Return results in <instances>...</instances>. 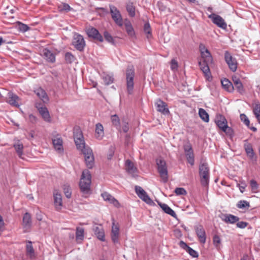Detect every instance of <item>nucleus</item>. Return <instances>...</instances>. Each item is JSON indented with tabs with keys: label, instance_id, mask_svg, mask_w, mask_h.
I'll return each mask as SVG.
<instances>
[{
	"label": "nucleus",
	"instance_id": "nucleus-38",
	"mask_svg": "<svg viewBox=\"0 0 260 260\" xmlns=\"http://www.w3.org/2000/svg\"><path fill=\"white\" fill-rule=\"evenodd\" d=\"M216 123L218 127L220 128L222 131H225L224 129H226L227 122L225 119L223 117H220L219 119L216 121Z\"/></svg>",
	"mask_w": 260,
	"mask_h": 260
},
{
	"label": "nucleus",
	"instance_id": "nucleus-53",
	"mask_svg": "<svg viewBox=\"0 0 260 260\" xmlns=\"http://www.w3.org/2000/svg\"><path fill=\"white\" fill-rule=\"evenodd\" d=\"M175 192L177 195H185L187 193L185 189L181 187L176 188Z\"/></svg>",
	"mask_w": 260,
	"mask_h": 260
},
{
	"label": "nucleus",
	"instance_id": "nucleus-7",
	"mask_svg": "<svg viewBox=\"0 0 260 260\" xmlns=\"http://www.w3.org/2000/svg\"><path fill=\"white\" fill-rule=\"evenodd\" d=\"M224 59L230 69L232 72H235L237 69V62L236 59L228 51H225Z\"/></svg>",
	"mask_w": 260,
	"mask_h": 260
},
{
	"label": "nucleus",
	"instance_id": "nucleus-34",
	"mask_svg": "<svg viewBox=\"0 0 260 260\" xmlns=\"http://www.w3.org/2000/svg\"><path fill=\"white\" fill-rule=\"evenodd\" d=\"M31 223L30 215L28 213H25L23 217V225L25 230H27L30 228Z\"/></svg>",
	"mask_w": 260,
	"mask_h": 260
},
{
	"label": "nucleus",
	"instance_id": "nucleus-30",
	"mask_svg": "<svg viewBox=\"0 0 260 260\" xmlns=\"http://www.w3.org/2000/svg\"><path fill=\"white\" fill-rule=\"evenodd\" d=\"M222 87L229 92H233L234 90V85L233 83L228 79L224 78L221 81Z\"/></svg>",
	"mask_w": 260,
	"mask_h": 260
},
{
	"label": "nucleus",
	"instance_id": "nucleus-22",
	"mask_svg": "<svg viewBox=\"0 0 260 260\" xmlns=\"http://www.w3.org/2000/svg\"><path fill=\"white\" fill-rule=\"evenodd\" d=\"M102 197L105 201L112 204L114 206L118 207L119 206V203L118 201L109 193L105 192L102 193Z\"/></svg>",
	"mask_w": 260,
	"mask_h": 260
},
{
	"label": "nucleus",
	"instance_id": "nucleus-3",
	"mask_svg": "<svg viewBox=\"0 0 260 260\" xmlns=\"http://www.w3.org/2000/svg\"><path fill=\"white\" fill-rule=\"evenodd\" d=\"M199 174L201 184L204 186H208L209 181V169L206 164H202L200 166Z\"/></svg>",
	"mask_w": 260,
	"mask_h": 260
},
{
	"label": "nucleus",
	"instance_id": "nucleus-56",
	"mask_svg": "<svg viewBox=\"0 0 260 260\" xmlns=\"http://www.w3.org/2000/svg\"><path fill=\"white\" fill-rule=\"evenodd\" d=\"M248 223L244 221H240L237 223V226L240 229H244L247 226Z\"/></svg>",
	"mask_w": 260,
	"mask_h": 260
},
{
	"label": "nucleus",
	"instance_id": "nucleus-61",
	"mask_svg": "<svg viewBox=\"0 0 260 260\" xmlns=\"http://www.w3.org/2000/svg\"><path fill=\"white\" fill-rule=\"evenodd\" d=\"M214 244H219L220 243V238L219 236L215 235L213 236Z\"/></svg>",
	"mask_w": 260,
	"mask_h": 260
},
{
	"label": "nucleus",
	"instance_id": "nucleus-31",
	"mask_svg": "<svg viewBox=\"0 0 260 260\" xmlns=\"http://www.w3.org/2000/svg\"><path fill=\"white\" fill-rule=\"evenodd\" d=\"M104 136V127L102 124L98 123L95 125V137L101 140Z\"/></svg>",
	"mask_w": 260,
	"mask_h": 260
},
{
	"label": "nucleus",
	"instance_id": "nucleus-57",
	"mask_svg": "<svg viewBox=\"0 0 260 260\" xmlns=\"http://www.w3.org/2000/svg\"><path fill=\"white\" fill-rule=\"evenodd\" d=\"M122 128L123 132L127 133L129 130L128 123L125 121H123Z\"/></svg>",
	"mask_w": 260,
	"mask_h": 260
},
{
	"label": "nucleus",
	"instance_id": "nucleus-64",
	"mask_svg": "<svg viewBox=\"0 0 260 260\" xmlns=\"http://www.w3.org/2000/svg\"><path fill=\"white\" fill-rule=\"evenodd\" d=\"M241 260H248V257L247 255H244Z\"/></svg>",
	"mask_w": 260,
	"mask_h": 260
},
{
	"label": "nucleus",
	"instance_id": "nucleus-44",
	"mask_svg": "<svg viewBox=\"0 0 260 260\" xmlns=\"http://www.w3.org/2000/svg\"><path fill=\"white\" fill-rule=\"evenodd\" d=\"M62 189L66 197L67 198H70L71 197L72 192L70 185L68 183L64 184L62 186Z\"/></svg>",
	"mask_w": 260,
	"mask_h": 260
},
{
	"label": "nucleus",
	"instance_id": "nucleus-43",
	"mask_svg": "<svg viewBox=\"0 0 260 260\" xmlns=\"http://www.w3.org/2000/svg\"><path fill=\"white\" fill-rule=\"evenodd\" d=\"M126 10L130 16L134 17L135 16V7L133 6L132 3H129L127 4Z\"/></svg>",
	"mask_w": 260,
	"mask_h": 260
},
{
	"label": "nucleus",
	"instance_id": "nucleus-55",
	"mask_svg": "<svg viewBox=\"0 0 260 260\" xmlns=\"http://www.w3.org/2000/svg\"><path fill=\"white\" fill-rule=\"evenodd\" d=\"M250 185L252 190H256L258 187L256 181L253 179L250 180Z\"/></svg>",
	"mask_w": 260,
	"mask_h": 260
},
{
	"label": "nucleus",
	"instance_id": "nucleus-2",
	"mask_svg": "<svg viewBox=\"0 0 260 260\" xmlns=\"http://www.w3.org/2000/svg\"><path fill=\"white\" fill-rule=\"evenodd\" d=\"M127 91L129 94L133 92L134 86L135 70L133 66H128L125 72Z\"/></svg>",
	"mask_w": 260,
	"mask_h": 260
},
{
	"label": "nucleus",
	"instance_id": "nucleus-37",
	"mask_svg": "<svg viewBox=\"0 0 260 260\" xmlns=\"http://www.w3.org/2000/svg\"><path fill=\"white\" fill-rule=\"evenodd\" d=\"M202 58V62H205L207 63H212L213 58L209 50H207L205 52H202L201 54Z\"/></svg>",
	"mask_w": 260,
	"mask_h": 260
},
{
	"label": "nucleus",
	"instance_id": "nucleus-19",
	"mask_svg": "<svg viewBox=\"0 0 260 260\" xmlns=\"http://www.w3.org/2000/svg\"><path fill=\"white\" fill-rule=\"evenodd\" d=\"M41 54L48 62L53 63L55 61V55L49 49L47 48L43 49Z\"/></svg>",
	"mask_w": 260,
	"mask_h": 260
},
{
	"label": "nucleus",
	"instance_id": "nucleus-47",
	"mask_svg": "<svg viewBox=\"0 0 260 260\" xmlns=\"http://www.w3.org/2000/svg\"><path fill=\"white\" fill-rule=\"evenodd\" d=\"M125 29L129 36L133 37L135 35V31L133 27L130 22H127L125 24Z\"/></svg>",
	"mask_w": 260,
	"mask_h": 260
},
{
	"label": "nucleus",
	"instance_id": "nucleus-17",
	"mask_svg": "<svg viewBox=\"0 0 260 260\" xmlns=\"http://www.w3.org/2000/svg\"><path fill=\"white\" fill-rule=\"evenodd\" d=\"M196 234L201 243H204L206 242L205 231L202 225L198 224L194 227Z\"/></svg>",
	"mask_w": 260,
	"mask_h": 260
},
{
	"label": "nucleus",
	"instance_id": "nucleus-48",
	"mask_svg": "<svg viewBox=\"0 0 260 260\" xmlns=\"http://www.w3.org/2000/svg\"><path fill=\"white\" fill-rule=\"evenodd\" d=\"M144 31L147 34V38L149 39L151 37V29L149 23H146L144 26Z\"/></svg>",
	"mask_w": 260,
	"mask_h": 260
},
{
	"label": "nucleus",
	"instance_id": "nucleus-59",
	"mask_svg": "<svg viewBox=\"0 0 260 260\" xmlns=\"http://www.w3.org/2000/svg\"><path fill=\"white\" fill-rule=\"evenodd\" d=\"M241 185L238 184V186H239V189H240V191H241V192L243 193L244 191V190L246 186V185L243 182H241Z\"/></svg>",
	"mask_w": 260,
	"mask_h": 260
},
{
	"label": "nucleus",
	"instance_id": "nucleus-42",
	"mask_svg": "<svg viewBox=\"0 0 260 260\" xmlns=\"http://www.w3.org/2000/svg\"><path fill=\"white\" fill-rule=\"evenodd\" d=\"M199 115L200 118L206 122H208L209 120V116L208 113L205 110L202 108H200L199 110Z\"/></svg>",
	"mask_w": 260,
	"mask_h": 260
},
{
	"label": "nucleus",
	"instance_id": "nucleus-52",
	"mask_svg": "<svg viewBox=\"0 0 260 260\" xmlns=\"http://www.w3.org/2000/svg\"><path fill=\"white\" fill-rule=\"evenodd\" d=\"M240 117L241 121H242L245 125L248 126L250 124V121L246 115L244 114H240Z\"/></svg>",
	"mask_w": 260,
	"mask_h": 260
},
{
	"label": "nucleus",
	"instance_id": "nucleus-21",
	"mask_svg": "<svg viewBox=\"0 0 260 260\" xmlns=\"http://www.w3.org/2000/svg\"><path fill=\"white\" fill-rule=\"evenodd\" d=\"M54 205L57 211L61 210L62 207V196L58 192L54 193Z\"/></svg>",
	"mask_w": 260,
	"mask_h": 260
},
{
	"label": "nucleus",
	"instance_id": "nucleus-28",
	"mask_svg": "<svg viewBox=\"0 0 260 260\" xmlns=\"http://www.w3.org/2000/svg\"><path fill=\"white\" fill-rule=\"evenodd\" d=\"M253 112L260 123V103L257 101H255L253 104Z\"/></svg>",
	"mask_w": 260,
	"mask_h": 260
},
{
	"label": "nucleus",
	"instance_id": "nucleus-14",
	"mask_svg": "<svg viewBox=\"0 0 260 260\" xmlns=\"http://www.w3.org/2000/svg\"><path fill=\"white\" fill-rule=\"evenodd\" d=\"M7 102L11 105L18 107L20 105V99L15 94L9 92L8 93V100Z\"/></svg>",
	"mask_w": 260,
	"mask_h": 260
},
{
	"label": "nucleus",
	"instance_id": "nucleus-23",
	"mask_svg": "<svg viewBox=\"0 0 260 260\" xmlns=\"http://www.w3.org/2000/svg\"><path fill=\"white\" fill-rule=\"evenodd\" d=\"M119 236V227L114 223H113L111 230V238L112 241L114 243L118 242V239Z\"/></svg>",
	"mask_w": 260,
	"mask_h": 260
},
{
	"label": "nucleus",
	"instance_id": "nucleus-4",
	"mask_svg": "<svg viewBox=\"0 0 260 260\" xmlns=\"http://www.w3.org/2000/svg\"><path fill=\"white\" fill-rule=\"evenodd\" d=\"M156 164L160 178L163 182L166 183L168 180V174L166 161L162 159H157Z\"/></svg>",
	"mask_w": 260,
	"mask_h": 260
},
{
	"label": "nucleus",
	"instance_id": "nucleus-9",
	"mask_svg": "<svg viewBox=\"0 0 260 260\" xmlns=\"http://www.w3.org/2000/svg\"><path fill=\"white\" fill-rule=\"evenodd\" d=\"M208 17L211 19L212 22L218 27L223 29L226 28L227 24L224 20L220 16L215 13H212L209 15Z\"/></svg>",
	"mask_w": 260,
	"mask_h": 260
},
{
	"label": "nucleus",
	"instance_id": "nucleus-8",
	"mask_svg": "<svg viewBox=\"0 0 260 260\" xmlns=\"http://www.w3.org/2000/svg\"><path fill=\"white\" fill-rule=\"evenodd\" d=\"M110 13L114 21L119 26L123 25V20L119 11L114 6H110Z\"/></svg>",
	"mask_w": 260,
	"mask_h": 260
},
{
	"label": "nucleus",
	"instance_id": "nucleus-50",
	"mask_svg": "<svg viewBox=\"0 0 260 260\" xmlns=\"http://www.w3.org/2000/svg\"><path fill=\"white\" fill-rule=\"evenodd\" d=\"M103 79L105 83L107 85L110 84L113 82V78L109 75H104L103 76Z\"/></svg>",
	"mask_w": 260,
	"mask_h": 260
},
{
	"label": "nucleus",
	"instance_id": "nucleus-63",
	"mask_svg": "<svg viewBox=\"0 0 260 260\" xmlns=\"http://www.w3.org/2000/svg\"><path fill=\"white\" fill-rule=\"evenodd\" d=\"M29 118L30 120H36V117L32 115V114H30L29 115Z\"/></svg>",
	"mask_w": 260,
	"mask_h": 260
},
{
	"label": "nucleus",
	"instance_id": "nucleus-54",
	"mask_svg": "<svg viewBox=\"0 0 260 260\" xmlns=\"http://www.w3.org/2000/svg\"><path fill=\"white\" fill-rule=\"evenodd\" d=\"M178 67V62L175 59H173L171 61V69L173 71H176Z\"/></svg>",
	"mask_w": 260,
	"mask_h": 260
},
{
	"label": "nucleus",
	"instance_id": "nucleus-15",
	"mask_svg": "<svg viewBox=\"0 0 260 260\" xmlns=\"http://www.w3.org/2000/svg\"><path fill=\"white\" fill-rule=\"evenodd\" d=\"M86 32L89 37L92 38L100 42H103V37L100 34L99 31L96 28L93 27H89L87 29Z\"/></svg>",
	"mask_w": 260,
	"mask_h": 260
},
{
	"label": "nucleus",
	"instance_id": "nucleus-27",
	"mask_svg": "<svg viewBox=\"0 0 260 260\" xmlns=\"http://www.w3.org/2000/svg\"><path fill=\"white\" fill-rule=\"evenodd\" d=\"M244 148L246 151L247 155L250 158L253 159L254 156V153L250 143H249L247 140L244 141Z\"/></svg>",
	"mask_w": 260,
	"mask_h": 260
},
{
	"label": "nucleus",
	"instance_id": "nucleus-24",
	"mask_svg": "<svg viewBox=\"0 0 260 260\" xmlns=\"http://www.w3.org/2000/svg\"><path fill=\"white\" fill-rule=\"evenodd\" d=\"M37 95L45 103L49 101V98L45 91L41 88H38L35 90Z\"/></svg>",
	"mask_w": 260,
	"mask_h": 260
},
{
	"label": "nucleus",
	"instance_id": "nucleus-18",
	"mask_svg": "<svg viewBox=\"0 0 260 260\" xmlns=\"http://www.w3.org/2000/svg\"><path fill=\"white\" fill-rule=\"evenodd\" d=\"M93 231L96 238L102 242L105 241V235L104 230L103 227L100 225V226H93Z\"/></svg>",
	"mask_w": 260,
	"mask_h": 260
},
{
	"label": "nucleus",
	"instance_id": "nucleus-62",
	"mask_svg": "<svg viewBox=\"0 0 260 260\" xmlns=\"http://www.w3.org/2000/svg\"><path fill=\"white\" fill-rule=\"evenodd\" d=\"M20 29L23 31H26L29 29V27L26 24H22L20 26Z\"/></svg>",
	"mask_w": 260,
	"mask_h": 260
},
{
	"label": "nucleus",
	"instance_id": "nucleus-11",
	"mask_svg": "<svg viewBox=\"0 0 260 260\" xmlns=\"http://www.w3.org/2000/svg\"><path fill=\"white\" fill-rule=\"evenodd\" d=\"M73 45L79 51H82L85 46V42L82 36L76 34L74 35Z\"/></svg>",
	"mask_w": 260,
	"mask_h": 260
},
{
	"label": "nucleus",
	"instance_id": "nucleus-58",
	"mask_svg": "<svg viewBox=\"0 0 260 260\" xmlns=\"http://www.w3.org/2000/svg\"><path fill=\"white\" fill-rule=\"evenodd\" d=\"M224 130H225V131H223V132H225L226 134H228L231 136H232L234 135L233 129L231 127H229L228 126H226V129H224Z\"/></svg>",
	"mask_w": 260,
	"mask_h": 260
},
{
	"label": "nucleus",
	"instance_id": "nucleus-1",
	"mask_svg": "<svg viewBox=\"0 0 260 260\" xmlns=\"http://www.w3.org/2000/svg\"><path fill=\"white\" fill-rule=\"evenodd\" d=\"M91 174L88 170L83 171L79 186L82 192L88 193L90 190L91 184Z\"/></svg>",
	"mask_w": 260,
	"mask_h": 260
},
{
	"label": "nucleus",
	"instance_id": "nucleus-60",
	"mask_svg": "<svg viewBox=\"0 0 260 260\" xmlns=\"http://www.w3.org/2000/svg\"><path fill=\"white\" fill-rule=\"evenodd\" d=\"M199 49L201 52V54L202 53V52H205L207 50H208L207 48L205 47V46L203 44L201 43L199 45Z\"/></svg>",
	"mask_w": 260,
	"mask_h": 260
},
{
	"label": "nucleus",
	"instance_id": "nucleus-35",
	"mask_svg": "<svg viewBox=\"0 0 260 260\" xmlns=\"http://www.w3.org/2000/svg\"><path fill=\"white\" fill-rule=\"evenodd\" d=\"M84 237V229L83 228L77 227L76 229V239L78 242H82Z\"/></svg>",
	"mask_w": 260,
	"mask_h": 260
},
{
	"label": "nucleus",
	"instance_id": "nucleus-41",
	"mask_svg": "<svg viewBox=\"0 0 260 260\" xmlns=\"http://www.w3.org/2000/svg\"><path fill=\"white\" fill-rule=\"evenodd\" d=\"M111 120L112 124L116 127V128L120 131L121 127L120 125V119L116 114L113 115L111 116Z\"/></svg>",
	"mask_w": 260,
	"mask_h": 260
},
{
	"label": "nucleus",
	"instance_id": "nucleus-32",
	"mask_svg": "<svg viewBox=\"0 0 260 260\" xmlns=\"http://www.w3.org/2000/svg\"><path fill=\"white\" fill-rule=\"evenodd\" d=\"M159 205L165 213L170 215L173 217L176 218V214L168 205L160 203H159Z\"/></svg>",
	"mask_w": 260,
	"mask_h": 260
},
{
	"label": "nucleus",
	"instance_id": "nucleus-12",
	"mask_svg": "<svg viewBox=\"0 0 260 260\" xmlns=\"http://www.w3.org/2000/svg\"><path fill=\"white\" fill-rule=\"evenodd\" d=\"M135 191L138 197L147 204L151 205L153 201L149 197L146 191L140 186H136Z\"/></svg>",
	"mask_w": 260,
	"mask_h": 260
},
{
	"label": "nucleus",
	"instance_id": "nucleus-29",
	"mask_svg": "<svg viewBox=\"0 0 260 260\" xmlns=\"http://www.w3.org/2000/svg\"><path fill=\"white\" fill-rule=\"evenodd\" d=\"M125 167L126 170L129 174L134 176L137 172V169L136 167H135L134 164L129 159L126 161Z\"/></svg>",
	"mask_w": 260,
	"mask_h": 260
},
{
	"label": "nucleus",
	"instance_id": "nucleus-5",
	"mask_svg": "<svg viewBox=\"0 0 260 260\" xmlns=\"http://www.w3.org/2000/svg\"><path fill=\"white\" fill-rule=\"evenodd\" d=\"M84 155L85 161L86 166L89 169L92 168L94 166V156L91 149L87 146L80 150Z\"/></svg>",
	"mask_w": 260,
	"mask_h": 260
},
{
	"label": "nucleus",
	"instance_id": "nucleus-20",
	"mask_svg": "<svg viewBox=\"0 0 260 260\" xmlns=\"http://www.w3.org/2000/svg\"><path fill=\"white\" fill-rule=\"evenodd\" d=\"M157 111L164 114H167L169 113V110L167 108V105L164 101L161 100H158L155 103Z\"/></svg>",
	"mask_w": 260,
	"mask_h": 260
},
{
	"label": "nucleus",
	"instance_id": "nucleus-46",
	"mask_svg": "<svg viewBox=\"0 0 260 260\" xmlns=\"http://www.w3.org/2000/svg\"><path fill=\"white\" fill-rule=\"evenodd\" d=\"M58 7L59 11L60 12H68L72 9V8H71V7L66 3H61L58 5Z\"/></svg>",
	"mask_w": 260,
	"mask_h": 260
},
{
	"label": "nucleus",
	"instance_id": "nucleus-6",
	"mask_svg": "<svg viewBox=\"0 0 260 260\" xmlns=\"http://www.w3.org/2000/svg\"><path fill=\"white\" fill-rule=\"evenodd\" d=\"M74 141L77 149L80 150L87 147V146L85 145L81 131L80 129H78L76 132H74Z\"/></svg>",
	"mask_w": 260,
	"mask_h": 260
},
{
	"label": "nucleus",
	"instance_id": "nucleus-10",
	"mask_svg": "<svg viewBox=\"0 0 260 260\" xmlns=\"http://www.w3.org/2000/svg\"><path fill=\"white\" fill-rule=\"evenodd\" d=\"M183 149L188 162L191 166L193 165L194 158L191 145L189 143H187L184 145Z\"/></svg>",
	"mask_w": 260,
	"mask_h": 260
},
{
	"label": "nucleus",
	"instance_id": "nucleus-45",
	"mask_svg": "<svg viewBox=\"0 0 260 260\" xmlns=\"http://www.w3.org/2000/svg\"><path fill=\"white\" fill-rule=\"evenodd\" d=\"M237 207L239 209H248L250 207V204L246 201L241 200L238 202Z\"/></svg>",
	"mask_w": 260,
	"mask_h": 260
},
{
	"label": "nucleus",
	"instance_id": "nucleus-26",
	"mask_svg": "<svg viewBox=\"0 0 260 260\" xmlns=\"http://www.w3.org/2000/svg\"><path fill=\"white\" fill-rule=\"evenodd\" d=\"M222 220L225 223H230L231 224L235 223L239 221V218L236 216L230 214H226L223 215Z\"/></svg>",
	"mask_w": 260,
	"mask_h": 260
},
{
	"label": "nucleus",
	"instance_id": "nucleus-33",
	"mask_svg": "<svg viewBox=\"0 0 260 260\" xmlns=\"http://www.w3.org/2000/svg\"><path fill=\"white\" fill-rule=\"evenodd\" d=\"M54 148L59 152L63 151L62 140L60 138L54 139L52 140Z\"/></svg>",
	"mask_w": 260,
	"mask_h": 260
},
{
	"label": "nucleus",
	"instance_id": "nucleus-51",
	"mask_svg": "<svg viewBox=\"0 0 260 260\" xmlns=\"http://www.w3.org/2000/svg\"><path fill=\"white\" fill-rule=\"evenodd\" d=\"M105 39L109 43L114 44V39L111 35L107 31H105L104 34Z\"/></svg>",
	"mask_w": 260,
	"mask_h": 260
},
{
	"label": "nucleus",
	"instance_id": "nucleus-25",
	"mask_svg": "<svg viewBox=\"0 0 260 260\" xmlns=\"http://www.w3.org/2000/svg\"><path fill=\"white\" fill-rule=\"evenodd\" d=\"M212 63H207L205 62H202L201 61L199 62V66L201 70L203 71L205 76L207 78H209L211 76V73L209 69V64Z\"/></svg>",
	"mask_w": 260,
	"mask_h": 260
},
{
	"label": "nucleus",
	"instance_id": "nucleus-16",
	"mask_svg": "<svg viewBox=\"0 0 260 260\" xmlns=\"http://www.w3.org/2000/svg\"><path fill=\"white\" fill-rule=\"evenodd\" d=\"M233 84L237 91L241 94L245 93V89L240 79L236 76L232 77Z\"/></svg>",
	"mask_w": 260,
	"mask_h": 260
},
{
	"label": "nucleus",
	"instance_id": "nucleus-36",
	"mask_svg": "<svg viewBox=\"0 0 260 260\" xmlns=\"http://www.w3.org/2000/svg\"><path fill=\"white\" fill-rule=\"evenodd\" d=\"M14 147L15 149V151L19 156V157L21 158H23L22 155L23 154V145L20 142L18 141L17 143L14 144Z\"/></svg>",
	"mask_w": 260,
	"mask_h": 260
},
{
	"label": "nucleus",
	"instance_id": "nucleus-49",
	"mask_svg": "<svg viewBox=\"0 0 260 260\" xmlns=\"http://www.w3.org/2000/svg\"><path fill=\"white\" fill-rule=\"evenodd\" d=\"M64 57H65L66 61L68 63H71L75 60V57L72 53H71L70 52L66 53L65 54Z\"/></svg>",
	"mask_w": 260,
	"mask_h": 260
},
{
	"label": "nucleus",
	"instance_id": "nucleus-13",
	"mask_svg": "<svg viewBox=\"0 0 260 260\" xmlns=\"http://www.w3.org/2000/svg\"><path fill=\"white\" fill-rule=\"evenodd\" d=\"M36 107L44 120L50 122L51 118L47 108L45 106H42L41 104H37Z\"/></svg>",
	"mask_w": 260,
	"mask_h": 260
},
{
	"label": "nucleus",
	"instance_id": "nucleus-40",
	"mask_svg": "<svg viewBox=\"0 0 260 260\" xmlns=\"http://www.w3.org/2000/svg\"><path fill=\"white\" fill-rule=\"evenodd\" d=\"M26 252L27 256L31 258L34 259L36 257V254L32 245H26Z\"/></svg>",
	"mask_w": 260,
	"mask_h": 260
},
{
	"label": "nucleus",
	"instance_id": "nucleus-39",
	"mask_svg": "<svg viewBox=\"0 0 260 260\" xmlns=\"http://www.w3.org/2000/svg\"><path fill=\"white\" fill-rule=\"evenodd\" d=\"M181 247L186 250L193 257H198L199 255L197 251L188 246V245H180Z\"/></svg>",
	"mask_w": 260,
	"mask_h": 260
}]
</instances>
